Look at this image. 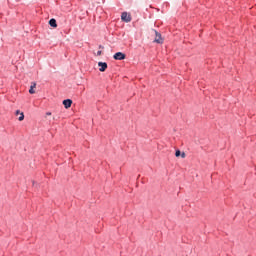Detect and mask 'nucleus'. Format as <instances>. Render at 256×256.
<instances>
[{
  "instance_id": "f257e3e1",
  "label": "nucleus",
  "mask_w": 256,
  "mask_h": 256,
  "mask_svg": "<svg viewBox=\"0 0 256 256\" xmlns=\"http://www.w3.org/2000/svg\"><path fill=\"white\" fill-rule=\"evenodd\" d=\"M121 19L125 23H131V14H129L127 12H123L122 15H121Z\"/></svg>"
},
{
  "instance_id": "f03ea898",
  "label": "nucleus",
  "mask_w": 256,
  "mask_h": 256,
  "mask_svg": "<svg viewBox=\"0 0 256 256\" xmlns=\"http://www.w3.org/2000/svg\"><path fill=\"white\" fill-rule=\"evenodd\" d=\"M113 57L116 61H123V59H125L126 56H125V53L117 52L114 54Z\"/></svg>"
},
{
  "instance_id": "7ed1b4c3",
  "label": "nucleus",
  "mask_w": 256,
  "mask_h": 256,
  "mask_svg": "<svg viewBox=\"0 0 256 256\" xmlns=\"http://www.w3.org/2000/svg\"><path fill=\"white\" fill-rule=\"evenodd\" d=\"M154 33L156 35L154 39V43H163V38H161V34L156 30H154Z\"/></svg>"
},
{
  "instance_id": "20e7f679",
  "label": "nucleus",
  "mask_w": 256,
  "mask_h": 256,
  "mask_svg": "<svg viewBox=\"0 0 256 256\" xmlns=\"http://www.w3.org/2000/svg\"><path fill=\"white\" fill-rule=\"evenodd\" d=\"M99 71L101 73H104V71H107V63L106 62H98Z\"/></svg>"
},
{
  "instance_id": "39448f33",
  "label": "nucleus",
  "mask_w": 256,
  "mask_h": 256,
  "mask_svg": "<svg viewBox=\"0 0 256 256\" xmlns=\"http://www.w3.org/2000/svg\"><path fill=\"white\" fill-rule=\"evenodd\" d=\"M63 105H64L65 109H69L71 107V105H73V100H71V99L63 100Z\"/></svg>"
},
{
  "instance_id": "423d86ee",
  "label": "nucleus",
  "mask_w": 256,
  "mask_h": 256,
  "mask_svg": "<svg viewBox=\"0 0 256 256\" xmlns=\"http://www.w3.org/2000/svg\"><path fill=\"white\" fill-rule=\"evenodd\" d=\"M37 87V82H31V86L29 89L30 95H35V88Z\"/></svg>"
},
{
  "instance_id": "0eeeda50",
  "label": "nucleus",
  "mask_w": 256,
  "mask_h": 256,
  "mask_svg": "<svg viewBox=\"0 0 256 256\" xmlns=\"http://www.w3.org/2000/svg\"><path fill=\"white\" fill-rule=\"evenodd\" d=\"M49 25L50 27H53L54 29H56L57 27V20H55V18H52L49 20Z\"/></svg>"
},
{
  "instance_id": "6e6552de",
  "label": "nucleus",
  "mask_w": 256,
  "mask_h": 256,
  "mask_svg": "<svg viewBox=\"0 0 256 256\" xmlns=\"http://www.w3.org/2000/svg\"><path fill=\"white\" fill-rule=\"evenodd\" d=\"M25 119V114L23 112H20V116L18 118V121H23Z\"/></svg>"
},
{
  "instance_id": "1a4fd4ad",
  "label": "nucleus",
  "mask_w": 256,
  "mask_h": 256,
  "mask_svg": "<svg viewBox=\"0 0 256 256\" xmlns=\"http://www.w3.org/2000/svg\"><path fill=\"white\" fill-rule=\"evenodd\" d=\"M175 157H181V151L180 150H177L175 152Z\"/></svg>"
},
{
  "instance_id": "9d476101",
  "label": "nucleus",
  "mask_w": 256,
  "mask_h": 256,
  "mask_svg": "<svg viewBox=\"0 0 256 256\" xmlns=\"http://www.w3.org/2000/svg\"><path fill=\"white\" fill-rule=\"evenodd\" d=\"M182 159H185L186 155H185V152H183L182 154H180Z\"/></svg>"
},
{
  "instance_id": "9b49d317",
  "label": "nucleus",
  "mask_w": 256,
  "mask_h": 256,
  "mask_svg": "<svg viewBox=\"0 0 256 256\" xmlns=\"http://www.w3.org/2000/svg\"><path fill=\"white\" fill-rule=\"evenodd\" d=\"M15 115H21V111L17 110Z\"/></svg>"
},
{
  "instance_id": "f8f14e48",
  "label": "nucleus",
  "mask_w": 256,
  "mask_h": 256,
  "mask_svg": "<svg viewBox=\"0 0 256 256\" xmlns=\"http://www.w3.org/2000/svg\"><path fill=\"white\" fill-rule=\"evenodd\" d=\"M101 53H102L101 51H98V52H97V55H98V56H100V55H101Z\"/></svg>"
},
{
  "instance_id": "ddd939ff",
  "label": "nucleus",
  "mask_w": 256,
  "mask_h": 256,
  "mask_svg": "<svg viewBox=\"0 0 256 256\" xmlns=\"http://www.w3.org/2000/svg\"><path fill=\"white\" fill-rule=\"evenodd\" d=\"M46 115H47V116H51V112H47Z\"/></svg>"
},
{
  "instance_id": "4468645a",
  "label": "nucleus",
  "mask_w": 256,
  "mask_h": 256,
  "mask_svg": "<svg viewBox=\"0 0 256 256\" xmlns=\"http://www.w3.org/2000/svg\"><path fill=\"white\" fill-rule=\"evenodd\" d=\"M55 119H56V118H55V117H53V120H54V121H55Z\"/></svg>"
}]
</instances>
